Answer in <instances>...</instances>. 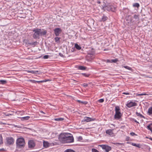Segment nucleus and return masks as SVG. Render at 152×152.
Here are the masks:
<instances>
[{"instance_id":"42","label":"nucleus","mask_w":152,"mask_h":152,"mask_svg":"<svg viewBox=\"0 0 152 152\" xmlns=\"http://www.w3.org/2000/svg\"><path fill=\"white\" fill-rule=\"evenodd\" d=\"M105 61L107 63H111V60H110L109 59L106 60Z\"/></svg>"},{"instance_id":"33","label":"nucleus","mask_w":152,"mask_h":152,"mask_svg":"<svg viewBox=\"0 0 152 152\" xmlns=\"http://www.w3.org/2000/svg\"><path fill=\"white\" fill-rule=\"evenodd\" d=\"M134 19H139L138 16L137 15H135L134 16Z\"/></svg>"},{"instance_id":"18","label":"nucleus","mask_w":152,"mask_h":152,"mask_svg":"<svg viewBox=\"0 0 152 152\" xmlns=\"http://www.w3.org/2000/svg\"><path fill=\"white\" fill-rule=\"evenodd\" d=\"M27 72L30 73L32 74H36L38 72V71H34L33 70L28 71Z\"/></svg>"},{"instance_id":"50","label":"nucleus","mask_w":152,"mask_h":152,"mask_svg":"<svg viewBox=\"0 0 152 152\" xmlns=\"http://www.w3.org/2000/svg\"><path fill=\"white\" fill-rule=\"evenodd\" d=\"M149 139H150V140H152V138H151V137L149 138Z\"/></svg>"},{"instance_id":"6","label":"nucleus","mask_w":152,"mask_h":152,"mask_svg":"<svg viewBox=\"0 0 152 152\" xmlns=\"http://www.w3.org/2000/svg\"><path fill=\"white\" fill-rule=\"evenodd\" d=\"M28 148H33L35 146V144L33 140H31L28 142Z\"/></svg>"},{"instance_id":"27","label":"nucleus","mask_w":152,"mask_h":152,"mask_svg":"<svg viewBox=\"0 0 152 152\" xmlns=\"http://www.w3.org/2000/svg\"><path fill=\"white\" fill-rule=\"evenodd\" d=\"M37 44V42H34L31 43H28V44L29 45H36Z\"/></svg>"},{"instance_id":"28","label":"nucleus","mask_w":152,"mask_h":152,"mask_svg":"<svg viewBox=\"0 0 152 152\" xmlns=\"http://www.w3.org/2000/svg\"><path fill=\"white\" fill-rule=\"evenodd\" d=\"M133 6L134 7H137L138 8L140 6V5L138 3H135L133 4Z\"/></svg>"},{"instance_id":"2","label":"nucleus","mask_w":152,"mask_h":152,"mask_svg":"<svg viewBox=\"0 0 152 152\" xmlns=\"http://www.w3.org/2000/svg\"><path fill=\"white\" fill-rule=\"evenodd\" d=\"M33 31L34 32L33 36L34 39H36L38 38L40 35H44L46 33V32L45 31H44L43 32L40 29H35Z\"/></svg>"},{"instance_id":"14","label":"nucleus","mask_w":152,"mask_h":152,"mask_svg":"<svg viewBox=\"0 0 152 152\" xmlns=\"http://www.w3.org/2000/svg\"><path fill=\"white\" fill-rule=\"evenodd\" d=\"M79 104H88V102L86 101H82L80 100L77 101Z\"/></svg>"},{"instance_id":"45","label":"nucleus","mask_w":152,"mask_h":152,"mask_svg":"<svg viewBox=\"0 0 152 152\" xmlns=\"http://www.w3.org/2000/svg\"><path fill=\"white\" fill-rule=\"evenodd\" d=\"M133 121H134L135 122L137 123L138 124H139V122L137 121L135 119H133Z\"/></svg>"},{"instance_id":"32","label":"nucleus","mask_w":152,"mask_h":152,"mask_svg":"<svg viewBox=\"0 0 152 152\" xmlns=\"http://www.w3.org/2000/svg\"><path fill=\"white\" fill-rule=\"evenodd\" d=\"M148 95V94H147L145 93H142L141 94H136V95L137 96H142V95Z\"/></svg>"},{"instance_id":"30","label":"nucleus","mask_w":152,"mask_h":152,"mask_svg":"<svg viewBox=\"0 0 152 152\" xmlns=\"http://www.w3.org/2000/svg\"><path fill=\"white\" fill-rule=\"evenodd\" d=\"M3 143L2 137L1 135L0 134V145Z\"/></svg>"},{"instance_id":"5","label":"nucleus","mask_w":152,"mask_h":152,"mask_svg":"<svg viewBox=\"0 0 152 152\" xmlns=\"http://www.w3.org/2000/svg\"><path fill=\"white\" fill-rule=\"evenodd\" d=\"M100 146L103 149L105 150V152H109L111 150V147L107 145H100Z\"/></svg>"},{"instance_id":"38","label":"nucleus","mask_w":152,"mask_h":152,"mask_svg":"<svg viewBox=\"0 0 152 152\" xmlns=\"http://www.w3.org/2000/svg\"><path fill=\"white\" fill-rule=\"evenodd\" d=\"M83 139L82 137L81 136H79L78 138V140L79 141L82 140Z\"/></svg>"},{"instance_id":"21","label":"nucleus","mask_w":152,"mask_h":152,"mask_svg":"<svg viewBox=\"0 0 152 152\" xmlns=\"http://www.w3.org/2000/svg\"><path fill=\"white\" fill-rule=\"evenodd\" d=\"M132 145L134 146H136L137 147L139 148H140V145L139 144H136V143H132Z\"/></svg>"},{"instance_id":"39","label":"nucleus","mask_w":152,"mask_h":152,"mask_svg":"<svg viewBox=\"0 0 152 152\" xmlns=\"http://www.w3.org/2000/svg\"><path fill=\"white\" fill-rule=\"evenodd\" d=\"M49 58V56L46 55H45L43 56V58L44 59H47Z\"/></svg>"},{"instance_id":"54","label":"nucleus","mask_w":152,"mask_h":152,"mask_svg":"<svg viewBox=\"0 0 152 152\" xmlns=\"http://www.w3.org/2000/svg\"><path fill=\"white\" fill-rule=\"evenodd\" d=\"M26 41V40H24V41ZM26 41H27V40H26Z\"/></svg>"},{"instance_id":"11","label":"nucleus","mask_w":152,"mask_h":152,"mask_svg":"<svg viewBox=\"0 0 152 152\" xmlns=\"http://www.w3.org/2000/svg\"><path fill=\"white\" fill-rule=\"evenodd\" d=\"M43 146L45 148H47L49 147L50 144L47 141H44L43 142Z\"/></svg>"},{"instance_id":"37","label":"nucleus","mask_w":152,"mask_h":152,"mask_svg":"<svg viewBox=\"0 0 152 152\" xmlns=\"http://www.w3.org/2000/svg\"><path fill=\"white\" fill-rule=\"evenodd\" d=\"M92 152H99V151H98L96 149H94V148H93L92 149Z\"/></svg>"},{"instance_id":"23","label":"nucleus","mask_w":152,"mask_h":152,"mask_svg":"<svg viewBox=\"0 0 152 152\" xmlns=\"http://www.w3.org/2000/svg\"><path fill=\"white\" fill-rule=\"evenodd\" d=\"M64 152H75V151L73 150L67 149L65 150Z\"/></svg>"},{"instance_id":"31","label":"nucleus","mask_w":152,"mask_h":152,"mask_svg":"<svg viewBox=\"0 0 152 152\" xmlns=\"http://www.w3.org/2000/svg\"><path fill=\"white\" fill-rule=\"evenodd\" d=\"M60 39V38L58 37H56L55 38V41L57 42H59V40Z\"/></svg>"},{"instance_id":"47","label":"nucleus","mask_w":152,"mask_h":152,"mask_svg":"<svg viewBox=\"0 0 152 152\" xmlns=\"http://www.w3.org/2000/svg\"><path fill=\"white\" fill-rule=\"evenodd\" d=\"M11 115L10 114H8L6 115L7 116H9L10 115Z\"/></svg>"},{"instance_id":"51","label":"nucleus","mask_w":152,"mask_h":152,"mask_svg":"<svg viewBox=\"0 0 152 152\" xmlns=\"http://www.w3.org/2000/svg\"><path fill=\"white\" fill-rule=\"evenodd\" d=\"M128 140H129V139L128 138V139L127 138L126 140L128 141Z\"/></svg>"},{"instance_id":"1","label":"nucleus","mask_w":152,"mask_h":152,"mask_svg":"<svg viewBox=\"0 0 152 152\" xmlns=\"http://www.w3.org/2000/svg\"><path fill=\"white\" fill-rule=\"evenodd\" d=\"M59 140L62 143H69L74 142V138L70 134H61L59 137Z\"/></svg>"},{"instance_id":"4","label":"nucleus","mask_w":152,"mask_h":152,"mask_svg":"<svg viewBox=\"0 0 152 152\" xmlns=\"http://www.w3.org/2000/svg\"><path fill=\"white\" fill-rule=\"evenodd\" d=\"M16 144L19 148H21L24 147L25 145V141L23 138H19L17 139L16 142Z\"/></svg>"},{"instance_id":"29","label":"nucleus","mask_w":152,"mask_h":152,"mask_svg":"<svg viewBox=\"0 0 152 152\" xmlns=\"http://www.w3.org/2000/svg\"><path fill=\"white\" fill-rule=\"evenodd\" d=\"M111 63H116L118 61V59L116 58L114 59L111 60Z\"/></svg>"},{"instance_id":"53","label":"nucleus","mask_w":152,"mask_h":152,"mask_svg":"<svg viewBox=\"0 0 152 152\" xmlns=\"http://www.w3.org/2000/svg\"><path fill=\"white\" fill-rule=\"evenodd\" d=\"M146 138H148V137H146Z\"/></svg>"},{"instance_id":"44","label":"nucleus","mask_w":152,"mask_h":152,"mask_svg":"<svg viewBox=\"0 0 152 152\" xmlns=\"http://www.w3.org/2000/svg\"><path fill=\"white\" fill-rule=\"evenodd\" d=\"M123 94H126V95H129V94L128 93H126V92H123Z\"/></svg>"},{"instance_id":"17","label":"nucleus","mask_w":152,"mask_h":152,"mask_svg":"<svg viewBox=\"0 0 152 152\" xmlns=\"http://www.w3.org/2000/svg\"><path fill=\"white\" fill-rule=\"evenodd\" d=\"M152 125V123L150 124L147 126V128L148 129L150 130L152 133V127H151V125Z\"/></svg>"},{"instance_id":"15","label":"nucleus","mask_w":152,"mask_h":152,"mask_svg":"<svg viewBox=\"0 0 152 152\" xmlns=\"http://www.w3.org/2000/svg\"><path fill=\"white\" fill-rule=\"evenodd\" d=\"M75 48L78 50H80L81 48V47L77 44H75Z\"/></svg>"},{"instance_id":"36","label":"nucleus","mask_w":152,"mask_h":152,"mask_svg":"<svg viewBox=\"0 0 152 152\" xmlns=\"http://www.w3.org/2000/svg\"><path fill=\"white\" fill-rule=\"evenodd\" d=\"M104 101V99H100L98 100V102L100 103L103 102Z\"/></svg>"},{"instance_id":"19","label":"nucleus","mask_w":152,"mask_h":152,"mask_svg":"<svg viewBox=\"0 0 152 152\" xmlns=\"http://www.w3.org/2000/svg\"><path fill=\"white\" fill-rule=\"evenodd\" d=\"M0 82L2 84L4 85L7 83V81L5 80H0Z\"/></svg>"},{"instance_id":"49","label":"nucleus","mask_w":152,"mask_h":152,"mask_svg":"<svg viewBox=\"0 0 152 152\" xmlns=\"http://www.w3.org/2000/svg\"><path fill=\"white\" fill-rule=\"evenodd\" d=\"M36 82H37V83H40V81H37Z\"/></svg>"},{"instance_id":"26","label":"nucleus","mask_w":152,"mask_h":152,"mask_svg":"<svg viewBox=\"0 0 152 152\" xmlns=\"http://www.w3.org/2000/svg\"><path fill=\"white\" fill-rule=\"evenodd\" d=\"M55 120L57 121H62L64 120V118H56L55 119Z\"/></svg>"},{"instance_id":"25","label":"nucleus","mask_w":152,"mask_h":152,"mask_svg":"<svg viewBox=\"0 0 152 152\" xmlns=\"http://www.w3.org/2000/svg\"><path fill=\"white\" fill-rule=\"evenodd\" d=\"M136 114L138 116H139L141 117H142L144 118H145V117L142 114H140V113H138L137 112H136Z\"/></svg>"},{"instance_id":"43","label":"nucleus","mask_w":152,"mask_h":152,"mask_svg":"<svg viewBox=\"0 0 152 152\" xmlns=\"http://www.w3.org/2000/svg\"><path fill=\"white\" fill-rule=\"evenodd\" d=\"M128 107H133L135 105H126Z\"/></svg>"},{"instance_id":"20","label":"nucleus","mask_w":152,"mask_h":152,"mask_svg":"<svg viewBox=\"0 0 152 152\" xmlns=\"http://www.w3.org/2000/svg\"><path fill=\"white\" fill-rule=\"evenodd\" d=\"M126 104H136L134 102H133L132 101H129L128 102V103Z\"/></svg>"},{"instance_id":"48","label":"nucleus","mask_w":152,"mask_h":152,"mask_svg":"<svg viewBox=\"0 0 152 152\" xmlns=\"http://www.w3.org/2000/svg\"><path fill=\"white\" fill-rule=\"evenodd\" d=\"M40 112L41 113H44V114H45V113H44L42 111H40Z\"/></svg>"},{"instance_id":"8","label":"nucleus","mask_w":152,"mask_h":152,"mask_svg":"<svg viewBox=\"0 0 152 152\" xmlns=\"http://www.w3.org/2000/svg\"><path fill=\"white\" fill-rule=\"evenodd\" d=\"M54 33L56 36H59V34L61 32V30L60 28H55L54 30Z\"/></svg>"},{"instance_id":"13","label":"nucleus","mask_w":152,"mask_h":152,"mask_svg":"<svg viewBox=\"0 0 152 152\" xmlns=\"http://www.w3.org/2000/svg\"><path fill=\"white\" fill-rule=\"evenodd\" d=\"M148 113L149 115L152 114V106L148 109Z\"/></svg>"},{"instance_id":"10","label":"nucleus","mask_w":152,"mask_h":152,"mask_svg":"<svg viewBox=\"0 0 152 152\" xmlns=\"http://www.w3.org/2000/svg\"><path fill=\"white\" fill-rule=\"evenodd\" d=\"M113 129H109L107 130L106 131V133L107 134H108L110 135H111L113 134Z\"/></svg>"},{"instance_id":"35","label":"nucleus","mask_w":152,"mask_h":152,"mask_svg":"<svg viewBox=\"0 0 152 152\" xmlns=\"http://www.w3.org/2000/svg\"><path fill=\"white\" fill-rule=\"evenodd\" d=\"M50 81V80H43L40 81V83H43V82H46L48 81Z\"/></svg>"},{"instance_id":"41","label":"nucleus","mask_w":152,"mask_h":152,"mask_svg":"<svg viewBox=\"0 0 152 152\" xmlns=\"http://www.w3.org/2000/svg\"><path fill=\"white\" fill-rule=\"evenodd\" d=\"M130 135H132V136H134V135H137V134H136L134 133L133 132H131L130 133Z\"/></svg>"},{"instance_id":"7","label":"nucleus","mask_w":152,"mask_h":152,"mask_svg":"<svg viewBox=\"0 0 152 152\" xmlns=\"http://www.w3.org/2000/svg\"><path fill=\"white\" fill-rule=\"evenodd\" d=\"M6 140H7V143L9 145L12 144L14 142V140L12 137H7Z\"/></svg>"},{"instance_id":"24","label":"nucleus","mask_w":152,"mask_h":152,"mask_svg":"<svg viewBox=\"0 0 152 152\" xmlns=\"http://www.w3.org/2000/svg\"><path fill=\"white\" fill-rule=\"evenodd\" d=\"M78 69L80 70H85L86 69V68L83 66H80L78 67Z\"/></svg>"},{"instance_id":"34","label":"nucleus","mask_w":152,"mask_h":152,"mask_svg":"<svg viewBox=\"0 0 152 152\" xmlns=\"http://www.w3.org/2000/svg\"><path fill=\"white\" fill-rule=\"evenodd\" d=\"M114 144L115 145H123V144L122 143H118V142L115 143H114Z\"/></svg>"},{"instance_id":"22","label":"nucleus","mask_w":152,"mask_h":152,"mask_svg":"<svg viewBox=\"0 0 152 152\" xmlns=\"http://www.w3.org/2000/svg\"><path fill=\"white\" fill-rule=\"evenodd\" d=\"M107 19V17L106 16H103L102 18V20L104 21L106 20Z\"/></svg>"},{"instance_id":"16","label":"nucleus","mask_w":152,"mask_h":152,"mask_svg":"<svg viewBox=\"0 0 152 152\" xmlns=\"http://www.w3.org/2000/svg\"><path fill=\"white\" fill-rule=\"evenodd\" d=\"M122 67H124V68H125V69H127L129 70H130V71L132 70V68L129 66H123Z\"/></svg>"},{"instance_id":"9","label":"nucleus","mask_w":152,"mask_h":152,"mask_svg":"<svg viewBox=\"0 0 152 152\" xmlns=\"http://www.w3.org/2000/svg\"><path fill=\"white\" fill-rule=\"evenodd\" d=\"M95 120V119L90 118L88 117H84L83 121L86 122H88L92 121H94Z\"/></svg>"},{"instance_id":"40","label":"nucleus","mask_w":152,"mask_h":152,"mask_svg":"<svg viewBox=\"0 0 152 152\" xmlns=\"http://www.w3.org/2000/svg\"><path fill=\"white\" fill-rule=\"evenodd\" d=\"M82 75L83 76H84L86 77H88V76H89V75H88V74H87L86 73H82Z\"/></svg>"},{"instance_id":"52","label":"nucleus","mask_w":152,"mask_h":152,"mask_svg":"<svg viewBox=\"0 0 152 152\" xmlns=\"http://www.w3.org/2000/svg\"><path fill=\"white\" fill-rule=\"evenodd\" d=\"M15 127H17V126H16V125H15Z\"/></svg>"},{"instance_id":"12","label":"nucleus","mask_w":152,"mask_h":152,"mask_svg":"<svg viewBox=\"0 0 152 152\" xmlns=\"http://www.w3.org/2000/svg\"><path fill=\"white\" fill-rule=\"evenodd\" d=\"M30 118L29 116H27L21 118V120L22 121H24L28 120Z\"/></svg>"},{"instance_id":"3","label":"nucleus","mask_w":152,"mask_h":152,"mask_svg":"<svg viewBox=\"0 0 152 152\" xmlns=\"http://www.w3.org/2000/svg\"><path fill=\"white\" fill-rule=\"evenodd\" d=\"M115 113L114 115V118L116 119H119L121 117L122 115L120 112V108L119 106L115 107Z\"/></svg>"},{"instance_id":"46","label":"nucleus","mask_w":152,"mask_h":152,"mask_svg":"<svg viewBox=\"0 0 152 152\" xmlns=\"http://www.w3.org/2000/svg\"><path fill=\"white\" fill-rule=\"evenodd\" d=\"M83 85L84 86H88V85L87 84H86V83H84V84H83Z\"/></svg>"}]
</instances>
